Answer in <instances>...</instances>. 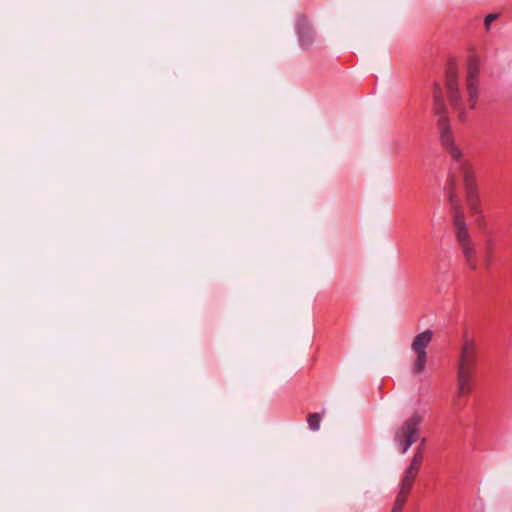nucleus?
<instances>
[{
  "mask_svg": "<svg viewBox=\"0 0 512 512\" xmlns=\"http://www.w3.org/2000/svg\"><path fill=\"white\" fill-rule=\"evenodd\" d=\"M434 111L439 115L438 128L440 130V140L451 158L450 173L447 180L448 197L454 211L455 237L459 245L466 265L471 270L478 268L477 250L471 236L468 232L463 212L458 208V198L455 188L460 179H462L465 191L466 201L470 211L476 216V222L482 229L486 225L485 217L481 209V202L477 192V185L473 168L465 159L462 151L454 143L450 132L449 120L446 117L447 108L444 103L441 88L438 84L434 87Z\"/></svg>",
  "mask_w": 512,
  "mask_h": 512,
  "instance_id": "nucleus-1",
  "label": "nucleus"
},
{
  "mask_svg": "<svg viewBox=\"0 0 512 512\" xmlns=\"http://www.w3.org/2000/svg\"><path fill=\"white\" fill-rule=\"evenodd\" d=\"M425 442L426 440L425 438H423L420 445L416 448L415 453L411 459V462L409 466L406 468L403 476L413 480L416 479L424 459Z\"/></svg>",
  "mask_w": 512,
  "mask_h": 512,
  "instance_id": "nucleus-7",
  "label": "nucleus"
},
{
  "mask_svg": "<svg viewBox=\"0 0 512 512\" xmlns=\"http://www.w3.org/2000/svg\"><path fill=\"white\" fill-rule=\"evenodd\" d=\"M446 87L449 101L453 106L454 110L458 113L459 120L465 121L466 111L464 107V102L460 97V93L458 90L457 71L452 66H450L447 70Z\"/></svg>",
  "mask_w": 512,
  "mask_h": 512,
  "instance_id": "nucleus-5",
  "label": "nucleus"
},
{
  "mask_svg": "<svg viewBox=\"0 0 512 512\" xmlns=\"http://www.w3.org/2000/svg\"><path fill=\"white\" fill-rule=\"evenodd\" d=\"M432 338L433 332L430 329H427L414 337L411 343V350L416 355V358L411 365V372L413 375H420L425 371L428 359L426 349L431 343Z\"/></svg>",
  "mask_w": 512,
  "mask_h": 512,
  "instance_id": "nucleus-3",
  "label": "nucleus"
},
{
  "mask_svg": "<svg viewBox=\"0 0 512 512\" xmlns=\"http://www.w3.org/2000/svg\"><path fill=\"white\" fill-rule=\"evenodd\" d=\"M479 363V346L475 338L463 335L457 370L475 373Z\"/></svg>",
  "mask_w": 512,
  "mask_h": 512,
  "instance_id": "nucleus-4",
  "label": "nucleus"
},
{
  "mask_svg": "<svg viewBox=\"0 0 512 512\" xmlns=\"http://www.w3.org/2000/svg\"><path fill=\"white\" fill-rule=\"evenodd\" d=\"M474 373L457 370V396H466L472 392Z\"/></svg>",
  "mask_w": 512,
  "mask_h": 512,
  "instance_id": "nucleus-9",
  "label": "nucleus"
},
{
  "mask_svg": "<svg viewBox=\"0 0 512 512\" xmlns=\"http://www.w3.org/2000/svg\"><path fill=\"white\" fill-rule=\"evenodd\" d=\"M495 241L489 237L485 241V258L484 264L486 268H489L494 259Z\"/></svg>",
  "mask_w": 512,
  "mask_h": 512,
  "instance_id": "nucleus-11",
  "label": "nucleus"
},
{
  "mask_svg": "<svg viewBox=\"0 0 512 512\" xmlns=\"http://www.w3.org/2000/svg\"><path fill=\"white\" fill-rule=\"evenodd\" d=\"M413 479H410L408 477L403 476L400 483V490L396 496L393 508L391 512H401L406 501L408 498V495L410 494L413 484Z\"/></svg>",
  "mask_w": 512,
  "mask_h": 512,
  "instance_id": "nucleus-8",
  "label": "nucleus"
},
{
  "mask_svg": "<svg viewBox=\"0 0 512 512\" xmlns=\"http://www.w3.org/2000/svg\"><path fill=\"white\" fill-rule=\"evenodd\" d=\"M322 415L320 413H311L307 417V423L312 431H317L320 428Z\"/></svg>",
  "mask_w": 512,
  "mask_h": 512,
  "instance_id": "nucleus-12",
  "label": "nucleus"
},
{
  "mask_svg": "<svg viewBox=\"0 0 512 512\" xmlns=\"http://www.w3.org/2000/svg\"><path fill=\"white\" fill-rule=\"evenodd\" d=\"M479 63L478 60L470 59L468 64L466 89L468 92L469 108L474 109L478 100V76H479Z\"/></svg>",
  "mask_w": 512,
  "mask_h": 512,
  "instance_id": "nucleus-6",
  "label": "nucleus"
},
{
  "mask_svg": "<svg viewBox=\"0 0 512 512\" xmlns=\"http://www.w3.org/2000/svg\"><path fill=\"white\" fill-rule=\"evenodd\" d=\"M497 18V15L496 14H489L485 17L484 19V24L486 26V28L488 29L490 24Z\"/></svg>",
  "mask_w": 512,
  "mask_h": 512,
  "instance_id": "nucleus-13",
  "label": "nucleus"
},
{
  "mask_svg": "<svg viewBox=\"0 0 512 512\" xmlns=\"http://www.w3.org/2000/svg\"><path fill=\"white\" fill-rule=\"evenodd\" d=\"M297 33H298L299 43L302 47L306 48L313 42L314 33L305 18H301L298 20Z\"/></svg>",
  "mask_w": 512,
  "mask_h": 512,
  "instance_id": "nucleus-10",
  "label": "nucleus"
},
{
  "mask_svg": "<svg viewBox=\"0 0 512 512\" xmlns=\"http://www.w3.org/2000/svg\"><path fill=\"white\" fill-rule=\"evenodd\" d=\"M422 422L423 416L414 412L395 429L394 442L402 454H405L418 441Z\"/></svg>",
  "mask_w": 512,
  "mask_h": 512,
  "instance_id": "nucleus-2",
  "label": "nucleus"
}]
</instances>
